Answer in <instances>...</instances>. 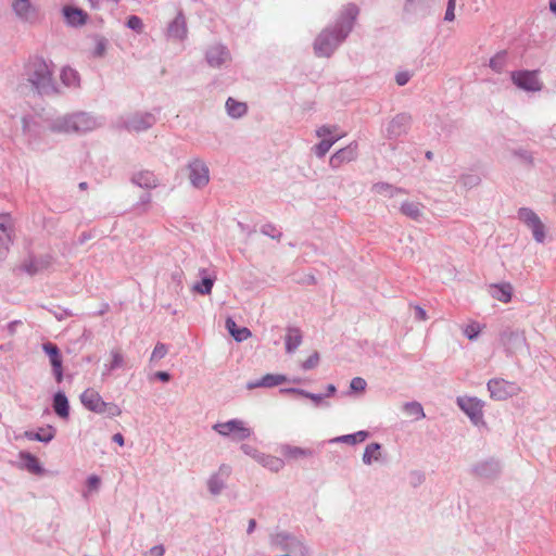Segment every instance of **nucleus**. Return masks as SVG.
Returning a JSON list of instances; mask_svg holds the SVG:
<instances>
[{
	"mask_svg": "<svg viewBox=\"0 0 556 556\" xmlns=\"http://www.w3.org/2000/svg\"><path fill=\"white\" fill-rule=\"evenodd\" d=\"M359 13L355 4H348L333 27L324 29L314 41V52L319 58H329L352 31Z\"/></svg>",
	"mask_w": 556,
	"mask_h": 556,
	"instance_id": "nucleus-1",
	"label": "nucleus"
},
{
	"mask_svg": "<svg viewBox=\"0 0 556 556\" xmlns=\"http://www.w3.org/2000/svg\"><path fill=\"white\" fill-rule=\"evenodd\" d=\"M101 125L98 117L88 112H74L53 117L48 121V128L56 134H86Z\"/></svg>",
	"mask_w": 556,
	"mask_h": 556,
	"instance_id": "nucleus-2",
	"label": "nucleus"
},
{
	"mask_svg": "<svg viewBox=\"0 0 556 556\" xmlns=\"http://www.w3.org/2000/svg\"><path fill=\"white\" fill-rule=\"evenodd\" d=\"M25 73L28 83L38 93L48 96L56 92L51 64H48L43 58H30L26 64Z\"/></svg>",
	"mask_w": 556,
	"mask_h": 556,
	"instance_id": "nucleus-3",
	"label": "nucleus"
},
{
	"mask_svg": "<svg viewBox=\"0 0 556 556\" xmlns=\"http://www.w3.org/2000/svg\"><path fill=\"white\" fill-rule=\"evenodd\" d=\"M470 475L478 480L493 482L502 473V464L494 457H489L476 462L469 470Z\"/></svg>",
	"mask_w": 556,
	"mask_h": 556,
	"instance_id": "nucleus-4",
	"label": "nucleus"
},
{
	"mask_svg": "<svg viewBox=\"0 0 556 556\" xmlns=\"http://www.w3.org/2000/svg\"><path fill=\"white\" fill-rule=\"evenodd\" d=\"M518 218L532 232V237L538 243H544L546 238V228L539 215L529 207H521L518 211Z\"/></svg>",
	"mask_w": 556,
	"mask_h": 556,
	"instance_id": "nucleus-5",
	"label": "nucleus"
},
{
	"mask_svg": "<svg viewBox=\"0 0 556 556\" xmlns=\"http://www.w3.org/2000/svg\"><path fill=\"white\" fill-rule=\"evenodd\" d=\"M269 543L273 547L285 552L300 553L302 556L308 553L306 546L300 540L286 531L270 534Z\"/></svg>",
	"mask_w": 556,
	"mask_h": 556,
	"instance_id": "nucleus-6",
	"label": "nucleus"
},
{
	"mask_svg": "<svg viewBox=\"0 0 556 556\" xmlns=\"http://www.w3.org/2000/svg\"><path fill=\"white\" fill-rule=\"evenodd\" d=\"M491 399L495 401H505L517 395L521 389L516 382L507 381L503 378L490 379L486 383Z\"/></svg>",
	"mask_w": 556,
	"mask_h": 556,
	"instance_id": "nucleus-7",
	"label": "nucleus"
},
{
	"mask_svg": "<svg viewBox=\"0 0 556 556\" xmlns=\"http://www.w3.org/2000/svg\"><path fill=\"white\" fill-rule=\"evenodd\" d=\"M213 429L223 437L231 435L236 441H243L252 434V430L240 419H231L226 422L215 424Z\"/></svg>",
	"mask_w": 556,
	"mask_h": 556,
	"instance_id": "nucleus-8",
	"label": "nucleus"
},
{
	"mask_svg": "<svg viewBox=\"0 0 556 556\" xmlns=\"http://www.w3.org/2000/svg\"><path fill=\"white\" fill-rule=\"evenodd\" d=\"M500 341L507 355H514L527 348L525 332L518 329L506 328L500 333Z\"/></svg>",
	"mask_w": 556,
	"mask_h": 556,
	"instance_id": "nucleus-9",
	"label": "nucleus"
},
{
	"mask_svg": "<svg viewBox=\"0 0 556 556\" xmlns=\"http://www.w3.org/2000/svg\"><path fill=\"white\" fill-rule=\"evenodd\" d=\"M456 403L475 426L484 425L482 401L477 397L458 396Z\"/></svg>",
	"mask_w": 556,
	"mask_h": 556,
	"instance_id": "nucleus-10",
	"label": "nucleus"
},
{
	"mask_svg": "<svg viewBox=\"0 0 556 556\" xmlns=\"http://www.w3.org/2000/svg\"><path fill=\"white\" fill-rule=\"evenodd\" d=\"M190 184L197 188H204L210 181V170L205 162L194 159L188 164Z\"/></svg>",
	"mask_w": 556,
	"mask_h": 556,
	"instance_id": "nucleus-11",
	"label": "nucleus"
},
{
	"mask_svg": "<svg viewBox=\"0 0 556 556\" xmlns=\"http://www.w3.org/2000/svg\"><path fill=\"white\" fill-rule=\"evenodd\" d=\"M511 80L526 91H540L543 86L535 71H515L511 73Z\"/></svg>",
	"mask_w": 556,
	"mask_h": 556,
	"instance_id": "nucleus-12",
	"label": "nucleus"
},
{
	"mask_svg": "<svg viewBox=\"0 0 556 556\" xmlns=\"http://www.w3.org/2000/svg\"><path fill=\"white\" fill-rule=\"evenodd\" d=\"M54 262L51 254L34 255L29 253L27 258L22 265V269L30 276L37 275L46 269H49Z\"/></svg>",
	"mask_w": 556,
	"mask_h": 556,
	"instance_id": "nucleus-13",
	"label": "nucleus"
},
{
	"mask_svg": "<svg viewBox=\"0 0 556 556\" xmlns=\"http://www.w3.org/2000/svg\"><path fill=\"white\" fill-rule=\"evenodd\" d=\"M156 123V117L152 113L137 112L129 115L124 121V127L129 131H144Z\"/></svg>",
	"mask_w": 556,
	"mask_h": 556,
	"instance_id": "nucleus-14",
	"label": "nucleus"
},
{
	"mask_svg": "<svg viewBox=\"0 0 556 556\" xmlns=\"http://www.w3.org/2000/svg\"><path fill=\"white\" fill-rule=\"evenodd\" d=\"M412 124V116L407 113H400L395 115L386 128V137L389 140H394L408 132Z\"/></svg>",
	"mask_w": 556,
	"mask_h": 556,
	"instance_id": "nucleus-15",
	"label": "nucleus"
},
{
	"mask_svg": "<svg viewBox=\"0 0 556 556\" xmlns=\"http://www.w3.org/2000/svg\"><path fill=\"white\" fill-rule=\"evenodd\" d=\"M205 60L211 67L219 68L230 61V52L226 46L214 43L207 48Z\"/></svg>",
	"mask_w": 556,
	"mask_h": 556,
	"instance_id": "nucleus-16",
	"label": "nucleus"
},
{
	"mask_svg": "<svg viewBox=\"0 0 556 556\" xmlns=\"http://www.w3.org/2000/svg\"><path fill=\"white\" fill-rule=\"evenodd\" d=\"M14 225L9 214H0V256L9 251L13 243Z\"/></svg>",
	"mask_w": 556,
	"mask_h": 556,
	"instance_id": "nucleus-17",
	"label": "nucleus"
},
{
	"mask_svg": "<svg viewBox=\"0 0 556 556\" xmlns=\"http://www.w3.org/2000/svg\"><path fill=\"white\" fill-rule=\"evenodd\" d=\"M43 352L49 356L50 364L52 366V371L56 382H62L63 380V359L60 352V349L56 344L52 342H46L42 344Z\"/></svg>",
	"mask_w": 556,
	"mask_h": 556,
	"instance_id": "nucleus-18",
	"label": "nucleus"
},
{
	"mask_svg": "<svg viewBox=\"0 0 556 556\" xmlns=\"http://www.w3.org/2000/svg\"><path fill=\"white\" fill-rule=\"evenodd\" d=\"M231 473L230 466L223 464L207 480V489L212 495H218L226 488V481Z\"/></svg>",
	"mask_w": 556,
	"mask_h": 556,
	"instance_id": "nucleus-19",
	"label": "nucleus"
},
{
	"mask_svg": "<svg viewBox=\"0 0 556 556\" xmlns=\"http://www.w3.org/2000/svg\"><path fill=\"white\" fill-rule=\"evenodd\" d=\"M11 7L21 21L31 23L37 18L38 10L30 0H12Z\"/></svg>",
	"mask_w": 556,
	"mask_h": 556,
	"instance_id": "nucleus-20",
	"label": "nucleus"
},
{
	"mask_svg": "<svg viewBox=\"0 0 556 556\" xmlns=\"http://www.w3.org/2000/svg\"><path fill=\"white\" fill-rule=\"evenodd\" d=\"M357 143L351 142L345 148L338 150L331 155L329 165L332 168H339L342 164L354 161L357 157Z\"/></svg>",
	"mask_w": 556,
	"mask_h": 556,
	"instance_id": "nucleus-21",
	"label": "nucleus"
},
{
	"mask_svg": "<svg viewBox=\"0 0 556 556\" xmlns=\"http://www.w3.org/2000/svg\"><path fill=\"white\" fill-rule=\"evenodd\" d=\"M80 402L84 405V407L87 408L88 410L96 414H102L104 401L101 397L100 393L94 389H86L80 394Z\"/></svg>",
	"mask_w": 556,
	"mask_h": 556,
	"instance_id": "nucleus-22",
	"label": "nucleus"
},
{
	"mask_svg": "<svg viewBox=\"0 0 556 556\" xmlns=\"http://www.w3.org/2000/svg\"><path fill=\"white\" fill-rule=\"evenodd\" d=\"M56 434V429L48 425L46 427H41L38 429V431L27 430L23 433V438L30 440V441H38L42 443H49L51 442Z\"/></svg>",
	"mask_w": 556,
	"mask_h": 556,
	"instance_id": "nucleus-23",
	"label": "nucleus"
},
{
	"mask_svg": "<svg viewBox=\"0 0 556 556\" xmlns=\"http://www.w3.org/2000/svg\"><path fill=\"white\" fill-rule=\"evenodd\" d=\"M438 0H405L403 10L407 14H429L431 7Z\"/></svg>",
	"mask_w": 556,
	"mask_h": 556,
	"instance_id": "nucleus-24",
	"label": "nucleus"
},
{
	"mask_svg": "<svg viewBox=\"0 0 556 556\" xmlns=\"http://www.w3.org/2000/svg\"><path fill=\"white\" fill-rule=\"evenodd\" d=\"M286 381H288V379L285 375L267 374L263 376L261 379L248 382L247 387L250 390L256 388H273Z\"/></svg>",
	"mask_w": 556,
	"mask_h": 556,
	"instance_id": "nucleus-25",
	"label": "nucleus"
},
{
	"mask_svg": "<svg viewBox=\"0 0 556 556\" xmlns=\"http://www.w3.org/2000/svg\"><path fill=\"white\" fill-rule=\"evenodd\" d=\"M167 36L169 38L182 40L187 36L186 18L181 12L169 23L167 27Z\"/></svg>",
	"mask_w": 556,
	"mask_h": 556,
	"instance_id": "nucleus-26",
	"label": "nucleus"
},
{
	"mask_svg": "<svg viewBox=\"0 0 556 556\" xmlns=\"http://www.w3.org/2000/svg\"><path fill=\"white\" fill-rule=\"evenodd\" d=\"M52 408L56 416L67 420L70 417V403L64 392L58 391L52 399Z\"/></svg>",
	"mask_w": 556,
	"mask_h": 556,
	"instance_id": "nucleus-27",
	"label": "nucleus"
},
{
	"mask_svg": "<svg viewBox=\"0 0 556 556\" xmlns=\"http://www.w3.org/2000/svg\"><path fill=\"white\" fill-rule=\"evenodd\" d=\"M199 276L201 277V280L193 285L192 290L201 295L210 294L216 277L207 275V269L205 268L199 269Z\"/></svg>",
	"mask_w": 556,
	"mask_h": 556,
	"instance_id": "nucleus-28",
	"label": "nucleus"
},
{
	"mask_svg": "<svg viewBox=\"0 0 556 556\" xmlns=\"http://www.w3.org/2000/svg\"><path fill=\"white\" fill-rule=\"evenodd\" d=\"M424 208L425 205L420 202L404 201L400 206V212L415 222H420L424 217Z\"/></svg>",
	"mask_w": 556,
	"mask_h": 556,
	"instance_id": "nucleus-29",
	"label": "nucleus"
},
{
	"mask_svg": "<svg viewBox=\"0 0 556 556\" xmlns=\"http://www.w3.org/2000/svg\"><path fill=\"white\" fill-rule=\"evenodd\" d=\"M131 182L144 189H153L159 186L156 176L149 170H140L132 175Z\"/></svg>",
	"mask_w": 556,
	"mask_h": 556,
	"instance_id": "nucleus-30",
	"label": "nucleus"
},
{
	"mask_svg": "<svg viewBox=\"0 0 556 556\" xmlns=\"http://www.w3.org/2000/svg\"><path fill=\"white\" fill-rule=\"evenodd\" d=\"M20 458L23 462V466L29 472L42 476L45 473V468L41 466L39 459L29 452H21Z\"/></svg>",
	"mask_w": 556,
	"mask_h": 556,
	"instance_id": "nucleus-31",
	"label": "nucleus"
},
{
	"mask_svg": "<svg viewBox=\"0 0 556 556\" xmlns=\"http://www.w3.org/2000/svg\"><path fill=\"white\" fill-rule=\"evenodd\" d=\"M371 191L375 192L376 194L383 195L386 198H394L397 194L407 193V190L403 188L395 187L391 184L382 181L374 184L371 187Z\"/></svg>",
	"mask_w": 556,
	"mask_h": 556,
	"instance_id": "nucleus-32",
	"label": "nucleus"
},
{
	"mask_svg": "<svg viewBox=\"0 0 556 556\" xmlns=\"http://www.w3.org/2000/svg\"><path fill=\"white\" fill-rule=\"evenodd\" d=\"M369 437V432L365 430L357 431L351 434H343L340 437L332 438L327 441V443H346L350 445H355L357 443L364 442Z\"/></svg>",
	"mask_w": 556,
	"mask_h": 556,
	"instance_id": "nucleus-33",
	"label": "nucleus"
},
{
	"mask_svg": "<svg viewBox=\"0 0 556 556\" xmlns=\"http://www.w3.org/2000/svg\"><path fill=\"white\" fill-rule=\"evenodd\" d=\"M63 13L67 23L72 26H79L86 23L87 14L80 9L64 7Z\"/></svg>",
	"mask_w": 556,
	"mask_h": 556,
	"instance_id": "nucleus-34",
	"label": "nucleus"
},
{
	"mask_svg": "<svg viewBox=\"0 0 556 556\" xmlns=\"http://www.w3.org/2000/svg\"><path fill=\"white\" fill-rule=\"evenodd\" d=\"M491 294L500 302L508 303L511 300L513 287L510 283H500L491 286Z\"/></svg>",
	"mask_w": 556,
	"mask_h": 556,
	"instance_id": "nucleus-35",
	"label": "nucleus"
},
{
	"mask_svg": "<svg viewBox=\"0 0 556 556\" xmlns=\"http://www.w3.org/2000/svg\"><path fill=\"white\" fill-rule=\"evenodd\" d=\"M302 343V332L299 328L289 327L286 336V351L293 353Z\"/></svg>",
	"mask_w": 556,
	"mask_h": 556,
	"instance_id": "nucleus-36",
	"label": "nucleus"
},
{
	"mask_svg": "<svg viewBox=\"0 0 556 556\" xmlns=\"http://www.w3.org/2000/svg\"><path fill=\"white\" fill-rule=\"evenodd\" d=\"M226 329L237 342H242L251 336V331L247 327L239 328L230 317L226 319Z\"/></svg>",
	"mask_w": 556,
	"mask_h": 556,
	"instance_id": "nucleus-37",
	"label": "nucleus"
},
{
	"mask_svg": "<svg viewBox=\"0 0 556 556\" xmlns=\"http://www.w3.org/2000/svg\"><path fill=\"white\" fill-rule=\"evenodd\" d=\"M281 454L288 458L296 459L300 457H312L314 455V451L311 448L285 444L281 446Z\"/></svg>",
	"mask_w": 556,
	"mask_h": 556,
	"instance_id": "nucleus-38",
	"label": "nucleus"
},
{
	"mask_svg": "<svg viewBox=\"0 0 556 556\" xmlns=\"http://www.w3.org/2000/svg\"><path fill=\"white\" fill-rule=\"evenodd\" d=\"M247 104L239 102L233 98H228L226 101V111L232 118H240L247 113Z\"/></svg>",
	"mask_w": 556,
	"mask_h": 556,
	"instance_id": "nucleus-39",
	"label": "nucleus"
},
{
	"mask_svg": "<svg viewBox=\"0 0 556 556\" xmlns=\"http://www.w3.org/2000/svg\"><path fill=\"white\" fill-rule=\"evenodd\" d=\"M380 450H381L380 443L372 442V443L368 444L363 454V458H362L363 463L365 465H371L374 460L378 462L381 456Z\"/></svg>",
	"mask_w": 556,
	"mask_h": 556,
	"instance_id": "nucleus-40",
	"label": "nucleus"
},
{
	"mask_svg": "<svg viewBox=\"0 0 556 556\" xmlns=\"http://www.w3.org/2000/svg\"><path fill=\"white\" fill-rule=\"evenodd\" d=\"M112 361L110 364H105L103 376L109 375L111 371L116 370L118 368H122L124 366V356L119 350H112L111 351Z\"/></svg>",
	"mask_w": 556,
	"mask_h": 556,
	"instance_id": "nucleus-41",
	"label": "nucleus"
},
{
	"mask_svg": "<svg viewBox=\"0 0 556 556\" xmlns=\"http://www.w3.org/2000/svg\"><path fill=\"white\" fill-rule=\"evenodd\" d=\"M341 135L334 136L330 139H321L313 149L317 157H324L330 148L341 138Z\"/></svg>",
	"mask_w": 556,
	"mask_h": 556,
	"instance_id": "nucleus-42",
	"label": "nucleus"
},
{
	"mask_svg": "<svg viewBox=\"0 0 556 556\" xmlns=\"http://www.w3.org/2000/svg\"><path fill=\"white\" fill-rule=\"evenodd\" d=\"M61 80L67 87H78L79 86V75L75 70H73L71 67H64L62 70Z\"/></svg>",
	"mask_w": 556,
	"mask_h": 556,
	"instance_id": "nucleus-43",
	"label": "nucleus"
},
{
	"mask_svg": "<svg viewBox=\"0 0 556 556\" xmlns=\"http://www.w3.org/2000/svg\"><path fill=\"white\" fill-rule=\"evenodd\" d=\"M507 51L502 50L490 59L489 66L496 73H502L506 66Z\"/></svg>",
	"mask_w": 556,
	"mask_h": 556,
	"instance_id": "nucleus-44",
	"label": "nucleus"
},
{
	"mask_svg": "<svg viewBox=\"0 0 556 556\" xmlns=\"http://www.w3.org/2000/svg\"><path fill=\"white\" fill-rule=\"evenodd\" d=\"M258 460L263 464L264 467L275 472L279 471L283 467V462L275 456L262 454L260 455Z\"/></svg>",
	"mask_w": 556,
	"mask_h": 556,
	"instance_id": "nucleus-45",
	"label": "nucleus"
},
{
	"mask_svg": "<svg viewBox=\"0 0 556 556\" xmlns=\"http://www.w3.org/2000/svg\"><path fill=\"white\" fill-rule=\"evenodd\" d=\"M403 409L407 415L414 416L416 419H422L426 417L424 408L419 402H407L404 404Z\"/></svg>",
	"mask_w": 556,
	"mask_h": 556,
	"instance_id": "nucleus-46",
	"label": "nucleus"
},
{
	"mask_svg": "<svg viewBox=\"0 0 556 556\" xmlns=\"http://www.w3.org/2000/svg\"><path fill=\"white\" fill-rule=\"evenodd\" d=\"M480 182L481 178L478 174H463L458 179V184L465 189L477 187Z\"/></svg>",
	"mask_w": 556,
	"mask_h": 556,
	"instance_id": "nucleus-47",
	"label": "nucleus"
},
{
	"mask_svg": "<svg viewBox=\"0 0 556 556\" xmlns=\"http://www.w3.org/2000/svg\"><path fill=\"white\" fill-rule=\"evenodd\" d=\"M261 232L264 235V236H267V237H270L271 239H275V240H280L282 233L281 231L273 224L268 223V224H265L261 227Z\"/></svg>",
	"mask_w": 556,
	"mask_h": 556,
	"instance_id": "nucleus-48",
	"label": "nucleus"
},
{
	"mask_svg": "<svg viewBox=\"0 0 556 556\" xmlns=\"http://www.w3.org/2000/svg\"><path fill=\"white\" fill-rule=\"evenodd\" d=\"M122 414V409L115 403L104 402L102 407V415H106L110 418L119 416Z\"/></svg>",
	"mask_w": 556,
	"mask_h": 556,
	"instance_id": "nucleus-49",
	"label": "nucleus"
},
{
	"mask_svg": "<svg viewBox=\"0 0 556 556\" xmlns=\"http://www.w3.org/2000/svg\"><path fill=\"white\" fill-rule=\"evenodd\" d=\"M108 40L103 37L96 38V47L93 49V56L102 58L106 52Z\"/></svg>",
	"mask_w": 556,
	"mask_h": 556,
	"instance_id": "nucleus-50",
	"label": "nucleus"
},
{
	"mask_svg": "<svg viewBox=\"0 0 556 556\" xmlns=\"http://www.w3.org/2000/svg\"><path fill=\"white\" fill-rule=\"evenodd\" d=\"M481 331V327L478 323H471L464 329V334L471 341L476 340Z\"/></svg>",
	"mask_w": 556,
	"mask_h": 556,
	"instance_id": "nucleus-51",
	"label": "nucleus"
},
{
	"mask_svg": "<svg viewBox=\"0 0 556 556\" xmlns=\"http://www.w3.org/2000/svg\"><path fill=\"white\" fill-rule=\"evenodd\" d=\"M127 27L137 31L141 33L143 29V23L142 20L137 15H130L126 23Z\"/></svg>",
	"mask_w": 556,
	"mask_h": 556,
	"instance_id": "nucleus-52",
	"label": "nucleus"
},
{
	"mask_svg": "<svg viewBox=\"0 0 556 556\" xmlns=\"http://www.w3.org/2000/svg\"><path fill=\"white\" fill-rule=\"evenodd\" d=\"M367 387V382L362 377H355L351 380L350 388L354 392H363Z\"/></svg>",
	"mask_w": 556,
	"mask_h": 556,
	"instance_id": "nucleus-53",
	"label": "nucleus"
},
{
	"mask_svg": "<svg viewBox=\"0 0 556 556\" xmlns=\"http://www.w3.org/2000/svg\"><path fill=\"white\" fill-rule=\"evenodd\" d=\"M319 363V354L318 352H314L306 361L302 363V368L304 370H309L315 368Z\"/></svg>",
	"mask_w": 556,
	"mask_h": 556,
	"instance_id": "nucleus-54",
	"label": "nucleus"
},
{
	"mask_svg": "<svg viewBox=\"0 0 556 556\" xmlns=\"http://www.w3.org/2000/svg\"><path fill=\"white\" fill-rule=\"evenodd\" d=\"M166 354H167V346L165 344L159 342V343H156V345L153 349V352L151 355V361L161 359V358L165 357Z\"/></svg>",
	"mask_w": 556,
	"mask_h": 556,
	"instance_id": "nucleus-55",
	"label": "nucleus"
},
{
	"mask_svg": "<svg viewBox=\"0 0 556 556\" xmlns=\"http://www.w3.org/2000/svg\"><path fill=\"white\" fill-rule=\"evenodd\" d=\"M337 128V126L323 125L316 130V136L323 139H327L326 137L336 131Z\"/></svg>",
	"mask_w": 556,
	"mask_h": 556,
	"instance_id": "nucleus-56",
	"label": "nucleus"
},
{
	"mask_svg": "<svg viewBox=\"0 0 556 556\" xmlns=\"http://www.w3.org/2000/svg\"><path fill=\"white\" fill-rule=\"evenodd\" d=\"M301 395L312 400L316 406H319L325 397L324 394L311 393L306 390L305 392H301Z\"/></svg>",
	"mask_w": 556,
	"mask_h": 556,
	"instance_id": "nucleus-57",
	"label": "nucleus"
},
{
	"mask_svg": "<svg viewBox=\"0 0 556 556\" xmlns=\"http://www.w3.org/2000/svg\"><path fill=\"white\" fill-rule=\"evenodd\" d=\"M52 314L58 320H63L70 316H73L74 314L66 309V308H58L56 311H52Z\"/></svg>",
	"mask_w": 556,
	"mask_h": 556,
	"instance_id": "nucleus-58",
	"label": "nucleus"
},
{
	"mask_svg": "<svg viewBox=\"0 0 556 556\" xmlns=\"http://www.w3.org/2000/svg\"><path fill=\"white\" fill-rule=\"evenodd\" d=\"M410 79V75L408 72H400L395 76V81L399 86L406 85Z\"/></svg>",
	"mask_w": 556,
	"mask_h": 556,
	"instance_id": "nucleus-59",
	"label": "nucleus"
},
{
	"mask_svg": "<svg viewBox=\"0 0 556 556\" xmlns=\"http://www.w3.org/2000/svg\"><path fill=\"white\" fill-rule=\"evenodd\" d=\"M455 4L453 3H447V7H446V11H445V15H444V20L445 21H448V22H452L454 21L455 18Z\"/></svg>",
	"mask_w": 556,
	"mask_h": 556,
	"instance_id": "nucleus-60",
	"label": "nucleus"
},
{
	"mask_svg": "<svg viewBox=\"0 0 556 556\" xmlns=\"http://www.w3.org/2000/svg\"><path fill=\"white\" fill-rule=\"evenodd\" d=\"M164 553L165 548L162 544L151 547L150 551L148 552L150 556H163Z\"/></svg>",
	"mask_w": 556,
	"mask_h": 556,
	"instance_id": "nucleus-61",
	"label": "nucleus"
},
{
	"mask_svg": "<svg viewBox=\"0 0 556 556\" xmlns=\"http://www.w3.org/2000/svg\"><path fill=\"white\" fill-rule=\"evenodd\" d=\"M89 489H97L100 484V479L97 476H90L87 480Z\"/></svg>",
	"mask_w": 556,
	"mask_h": 556,
	"instance_id": "nucleus-62",
	"label": "nucleus"
},
{
	"mask_svg": "<svg viewBox=\"0 0 556 556\" xmlns=\"http://www.w3.org/2000/svg\"><path fill=\"white\" fill-rule=\"evenodd\" d=\"M154 376L162 382H168L170 380V375L167 371H156Z\"/></svg>",
	"mask_w": 556,
	"mask_h": 556,
	"instance_id": "nucleus-63",
	"label": "nucleus"
},
{
	"mask_svg": "<svg viewBox=\"0 0 556 556\" xmlns=\"http://www.w3.org/2000/svg\"><path fill=\"white\" fill-rule=\"evenodd\" d=\"M415 312H416V318H418L419 320L427 319V313L422 307L416 306Z\"/></svg>",
	"mask_w": 556,
	"mask_h": 556,
	"instance_id": "nucleus-64",
	"label": "nucleus"
}]
</instances>
